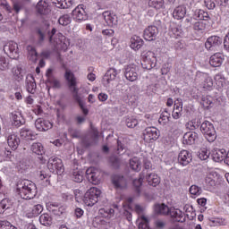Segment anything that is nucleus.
Segmentation results:
<instances>
[{
	"mask_svg": "<svg viewBox=\"0 0 229 229\" xmlns=\"http://www.w3.org/2000/svg\"><path fill=\"white\" fill-rule=\"evenodd\" d=\"M46 35H48L49 42L55 51H67V48L71 46L69 39L64 34L60 32L56 34V29H52L49 31L47 27L38 30V44L44 42Z\"/></svg>",
	"mask_w": 229,
	"mask_h": 229,
	"instance_id": "nucleus-1",
	"label": "nucleus"
},
{
	"mask_svg": "<svg viewBox=\"0 0 229 229\" xmlns=\"http://www.w3.org/2000/svg\"><path fill=\"white\" fill-rule=\"evenodd\" d=\"M16 192L22 199H33L37 196V186L31 181H22L17 184Z\"/></svg>",
	"mask_w": 229,
	"mask_h": 229,
	"instance_id": "nucleus-2",
	"label": "nucleus"
},
{
	"mask_svg": "<svg viewBox=\"0 0 229 229\" xmlns=\"http://www.w3.org/2000/svg\"><path fill=\"white\" fill-rule=\"evenodd\" d=\"M100 196L101 190H99L98 187H91L84 194L82 201L86 207H94V205L99 201Z\"/></svg>",
	"mask_w": 229,
	"mask_h": 229,
	"instance_id": "nucleus-3",
	"label": "nucleus"
},
{
	"mask_svg": "<svg viewBox=\"0 0 229 229\" xmlns=\"http://www.w3.org/2000/svg\"><path fill=\"white\" fill-rule=\"evenodd\" d=\"M200 131L209 142H214L217 137L216 135V129L214 128V124L208 121H205L201 123Z\"/></svg>",
	"mask_w": 229,
	"mask_h": 229,
	"instance_id": "nucleus-4",
	"label": "nucleus"
},
{
	"mask_svg": "<svg viewBox=\"0 0 229 229\" xmlns=\"http://www.w3.org/2000/svg\"><path fill=\"white\" fill-rule=\"evenodd\" d=\"M47 168L49 169L50 173H56L57 174H62V173L64 171L62 159L55 157H52L48 159Z\"/></svg>",
	"mask_w": 229,
	"mask_h": 229,
	"instance_id": "nucleus-5",
	"label": "nucleus"
},
{
	"mask_svg": "<svg viewBox=\"0 0 229 229\" xmlns=\"http://www.w3.org/2000/svg\"><path fill=\"white\" fill-rule=\"evenodd\" d=\"M197 80H201V87L205 90H212L214 89V80H212V77L208 73L198 72Z\"/></svg>",
	"mask_w": 229,
	"mask_h": 229,
	"instance_id": "nucleus-6",
	"label": "nucleus"
},
{
	"mask_svg": "<svg viewBox=\"0 0 229 229\" xmlns=\"http://www.w3.org/2000/svg\"><path fill=\"white\" fill-rule=\"evenodd\" d=\"M124 76L128 81H137L139 79V66L135 64L125 66Z\"/></svg>",
	"mask_w": 229,
	"mask_h": 229,
	"instance_id": "nucleus-7",
	"label": "nucleus"
},
{
	"mask_svg": "<svg viewBox=\"0 0 229 229\" xmlns=\"http://www.w3.org/2000/svg\"><path fill=\"white\" fill-rule=\"evenodd\" d=\"M221 44H223V38L218 36H211L207 39L205 47L208 51H217V48Z\"/></svg>",
	"mask_w": 229,
	"mask_h": 229,
	"instance_id": "nucleus-8",
	"label": "nucleus"
},
{
	"mask_svg": "<svg viewBox=\"0 0 229 229\" xmlns=\"http://www.w3.org/2000/svg\"><path fill=\"white\" fill-rule=\"evenodd\" d=\"M160 137L158 129L155 127L146 128L143 131V139L145 142H150L151 140H157Z\"/></svg>",
	"mask_w": 229,
	"mask_h": 229,
	"instance_id": "nucleus-9",
	"label": "nucleus"
},
{
	"mask_svg": "<svg viewBox=\"0 0 229 229\" xmlns=\"http://www.w3.org/2000/svg\"><path fill=\"white\" fill-rule=\"evenodd\" d=\"M5 137L9 148L15 151V149L19 148V144H21V139L19 138V136L13 132H6Z\"/></svg>",
	"mask_w": 229,
	"mask_h": 229,
	"instance_id": "nucleus-10",
	"label": "nucleus"
},
{
	"mask_svg": "<svg viewBox=\"0 0 229 229\" xmlns=\"http://www.w3.org/2000/svg\"><path fill=\"white\" fill-rule=\"evenodd\" d=\"M112 183L117 191H123V189H126L128 185V182L126 178L121 175H114L112 178Z\"/></svg>",
	"mask_w": 229,
	"mask_h": 229,
	"instance_id": "nucleus-11",
	"label": "nucleus"
},
{
	"mask_svg": "<svg viewBox=\"0 0 229 229\" xmlns=\"http://www.w3.org/2000/svg\"><path fill=\"white\" fill-rule=\"evenodd\" d=\"M72 17L78 22H81V21H87V13L83 8V5H78L72 13Z\"/></svg>",
	"mask_w": 229,
	"mask_h": 229,
	"instance_id": "nucleus-12",
	"label": "nucleus"
},
{
	"mask_svg": "<svg viewBox=\"0 0 229 229\" xmlns=\"http://www.w3.org/2000/svg\"><path fill=\"white\" fill-rule=\"evenodd\" d=\"M86 176L89 182L95 185L99 183V170L98 168L89 167L86 170Z\"/></svg>",
	"mask_w": 229,
	"mask_h": 229,
	"instance_id": "nucleus-13",
	"label": "nucleus"
},
{
	"mask_svg": "<svg viewBox=\"0 0 229 229\" xmlns=\"http://www.w3.org/2000/svg\"><path fill=\"white\" fill-rule=\"evenodd\" d=\"M36 130L38 131H47L53 128V123L47 120L38 118L35 122Z\"/></svg>",
	"mask_w": 229,
	"mask_h": 229,
	"instance_id": "nucleus-14",
	"label": "nucleus"
},
{
	"mask_svg": "<svg viewBox=\"0 0 229 229\" xmlns=\"http://www.w3.org/2000/svg\"><path fill=\"white\" fill-rule=\"evenodd\" d=\"M158 35V28L157 26H148L143 32L145 40H155Z\"/></svg>",
	"mask_w": 229,
	"mask_h": 229,
	"instance_id": "nucleus-15",
	"label": "nucleus"
},
{
	"mask_svg": "<svg viewBox=\"0 0 229 229\" xmlns=\"http://www.w3.org/2000/svg\"><path fill=\"white\" fill-rule=\"evenodd\" d=\"M178 162L181 165H189L192 162V154L188 150H182L178 155Z\"/></svg>",
	"mask_w": 229,
	"mask_h": 229,
	"instance_id": "nucleus-16",
	"label": "nucleus"
},
{
	"mask_svg": "<svg viewBox=\"0 0 229 229\" xmlns=\"http://www.w3.org/2000/svg\"><path fill=\"white\" fill-rule=\"evenodd\" d=\"M198 139L199 135L197 132L189 131L183 135L182 142L188 146H192V144H196V142H198Z\"/></svg>",
	"mask_w": 229,
	"mask_h": 229,
	"instance_id": "nucleus-17",
	"label": "nucleus"
},
{
	"mask_svg": "<svg viewBox=\"0 0 229 229\" xmlns=\"http://www.w3.org/2000/svg\"><path fill=\"white\" fill-rule=\"evenodd\" d=\"M104 20L106 21L107 26H117V15L115 13L106 11L103 13Z\"/></svg>",
	"mask_w": 229,
	"mask_h": 229,
	"instance_id": "nucleus-18",
	"label": "nucleus"
},
{
	"mask_svg": "<svg viewBox=\"0 0 229 229\" xmlns=\"http://www.w3.org/2000/svg\"><path fill=\"white\" fill-rule=\"evenodd\" d=\"M225 60V55L221 53H216L210 56L209 64L212 67H221Z\"/></svg>",
	"mask_w": 229,
	"mask_h": 229,
	"instance_id": "nucleus-19",
	"label": "nucleus"
},
{
	"mask_svg": "<svg viewBox=\"0 0 229 229\" xmlns=\"http://www.w3.org/2000/svg\"><path fill=\"white\" fill-rule=\"evenodd\" d=\"M71 91L73 93V99H75V101L79 103L81 110H82V114L84 115H89V109L83 106V101H81V97H80V94H78V92L80 91V89L73 88L71 89Z\"/></svg>",
	"mask_w": 229,
	"mask_h": 229,
	"instance_id": "nucleus-20",
	"label": "nucleus"
},
{
	"mask_svg": "<svg viewBox=\"0 0 229 229\" xmlns=\"http://www.w3.org/2000/svg\"><path fill=\"white\" fill-rule=\"evenodd\" d=\"M225 157H226V150L214 148L211 151V157L214 162H223L225 160Z\"/></svg>",
	"mask_w": 229,
	"mask_h": 229,
	"instance_id": "nucleus-21",
	"label": "nucleus"
},
{
	"mask_svg": "<svg viewBox=\"0 0 229 229\" xmlns=\"http://www.w3.org/2000/svg\"><path fill=\"white\" fill-rule=\"evenodd\" d=\"M187 15V7L185 5H179L174 9L173 17L177 21L183 19Z\"/></svg>",
	"mask_w": 229,
	"mask_h": 229,
	"instance_id": "nucleus-22",
	"label": "nucleus"
},
{
	"mask_svg": "<svg viewBox=\"0 0 229 229\" xmlns=\"http://www.w3.org/2000/svg\"><path fill=\"white\" fill-rule=\"evenodd\" d=\"M36 10L38 13H40V15H47V13L51 12V9H49V4H47L46 0H40L37 4Z\"/></svg>",
	"mask_w": 229,
	"mask_h": 229,
	"instance_id": "nucleus-23",
	"label": "nucleus"
},
{
	"mask_svg": "<svg viewBox=\"0 0 229 229\" xmlns=\"http://www.w3.org/2000/svg\"><path fill=\"white\" fill-rule=\"evenodd\" d=\"M64 78L66 81H68L70 90L77 88L76 85H78V81H76V77L74 76V73H72L71 70H66Z\"/></svg>",
	"mask_w": 229,
	"mask_h": 229,
	"instance_id": "nucleus-24",
	"label": "nucleus"
},
{
	"mask_svg": "<svg viewBox=\"0 0 229 229\" xmlns=\"http://www.w3.org/2000/svg\"><path fill=\"white\" fill-rule=\"evenodd\" d=\"M117 76V70L115 68H110L103 78L104 85H109L111 81H114Z\"/></svg>",
	"mask_w": 229,
	"mask_h": 229,
	"instance_id": "nucleus-25",
	"label": "nucleus"
},
{
	"mask_svg": "<svg viewBox=\"0 0 229 229\" xmlns=\"http://www.w3.org/2000/svg\"><path fill=\"white\" fill-rule=\"evenodd\" d=\"M214 80L218 89H226V87H228V81H226V78H225V75L221 73H217L215 75Z\"/></svg>",
	"mask_w": 229,
	"mask_h": 229,
	"instance_id": "nucleus-26",
	"label": "nucleus"
},
{
	"mask_svg": "<svg viewBox=\"0 0 229 229\" xmlns=\"http://www.w3.org/2000/svg\"><path fill=\"white\" fill-rule=\"evenodd\" d=\"M44 210V207L40 204L34 205L27 210V216L28 217H35L38 216Z\"/></svg>",
	"mask_w": 229,
	"mask_h": 229,
	"instance_id": "nucleus-27",
	"label": "nucleus"
},
{
	"mask_svg": "<svg viewBox=\"0 0 229 229\" xmlns=\"http://www.w3.org/2000/svg\"><path fill=\"white\" fill-rule=\"evenodd\" d=\"M143 44H144V41L142 40V38H140V37L133 36L132 38H131L130 47L134 51H139V49L142 47Z\"/></svg>",
	"mask_w": 229,
	"mask_h": 229,
	"instance_id": "nucleus-28",
	"label": "nucleus"
},
{
	"mask_svg": "<svg viewBox=\"0 0 229 229\" xmlns=\"http://www.w3.org/2000/svg\"><path fill=\"white\" fill-rule=\"evenodd\" d=\"M20 135L24 140H35V132L26 127L21 129Z\"/></svg>",
	"mask_w": 229,
	"mask_h": 229,
	"instance_id": "nucleus-29",
	"label": "nucleus"
},
{
	"mask_svg": "<svg viewBox=\"0 0 229 229\" xmlns=\"http://www.w3.org/2000/svg\"><path fill=\"white\" fill-rule=\"evenodd\" d=\"M30 151L34 153L35 155L42 156L46 153L44 150V146H42V143L40 142H34L30 146Z\"/></svg>",
	"mask_w": 229,
	"mask_h": 229,
	"instance_id": "nucleus-30",
	"label": "nucleus"
},
{
	"mask_svg": "<svg viewBox=\"0 0 229 229\" xmlns=\"http://www.w3.org/2000/svg\"><path fill=\"white\" fill-rule=\"evenodd\" d=\"M141 60H147L148 62H151V64L157 65V56L152 51L143 52L141 54Z\"/></svg>",
	"mask_w": 229,
	"mask_h": 229,
	"instance_id": "nucleus-31",
	"label": "nucleus"
},
{
	"mask_svg": "<svg viewBox=\"0 0 229 229\" xmlns=\"http://www.w3.org/2000/svg\"><path fill=\"white\" fill-rule=\"evenodd\" d=\"M27 90L28 92H33L37 89V83L35 82V78L33 75L29 74L26 78Z\"/></svg>",
	"mask_w": 229,
	"mask_h": 229,
	"instance_id": "nucleus-32",
	"label": "nucleus"
},
{
	"mask_svg": "<svg viewBox=\"0 0 229 229\" xmlns=\"http://www.w3.org/2000/svg\"><path fill=\"white\" fill-rule=\"evenodd\" d=\"M156 214H160L161 216H167L169 214L170 208L165 204H157L154 208Z\"/></svg>",
	"mask_w": 229,
	"mask_h": 229,
	"instance_id": "nucleus-33",
	"label": "nucleus"
},
{
	"mask_svg": "<svg viewBox=\"0 0 229 229\" xmlns=\"http://www.w3.org/2000/svg\"><path fill=\"white\" fill-rule=\"evenodd\" d=\"M147 182L148 185L152 187H157L160 183V178L157 174H148L147 176Z\"/></svg>",
	"mask_w": 229,
	"mask_h": 229,
	"instance_id": "nucleus-34",
	"label": "nucleus"
},
{
	"mask_svg": "<svg viewBox=\"0 0 229 229\" xmlns=\"http://www.w3.org/2000/svg\"><path fill=\"white\" fill-rule=\"evenodd\" d=\"M144 182V174H140L139 179H134L132 182L133 187H135L136 194L140 196V187Z\"/></svg>",
	"mask_w": 229,
	"mask_h": 229,
	"instance_id": "nucleus-35",
	"label": "nucleus"
},
{
	"mask_svg": "<svg viewBox=\"0 0 229 229\" xmlns=\"http://www.w3.org/2000/svg\"><path fill=\"white\" fill-rule=\"evenodd\" d=\"M168 214L171 216V217H174L176 221H180V219L183 217V212H182V210L179 208H170Z\"/></svg>",
	"mask_w": 229,
	"mask_h": 229,
	"instance_id": "nucleus-36",
	"label": "nucleus"
},
{
	"mask_svg": "<svg viewBox=\"0 0 229 229\" xmlns=\"http://www.w3.org/2000/svg\"><path fill=\"white\" fill-rule=\"evenodd\" d=\"M130 167L131 169H132V171H136L137 173L140 171V169L142 168V165L140 164L139 157H133L130 160Z\"/></svg>",
	"mask_w": 229,
	"mask_h": 229,
	"instance_id": "nucleus-37",
	"label": "nucleus"
},
{
	"mask_svg": "<svg viewBox=\"0 0 229 229\" xmlns=\"http://www.w3.org/2000/svg\"><path fill=\"white\" fill-rule=\"evenodd\" d=\"M28 51V58L30 60V62H37V59L38 58V54H37V50H35V47L32 46L27 47Z\"/></svg>",
	"mask_w": 229,
	"mask_h": 229,
	"instance_id": "nucleus-38",
	"label": "nucleus"
},
{
	"mask_svg": "<svg viewBox=\"0 0 229 229\" xmlns=\"http://www.w3.org/2000/svg\"><path fill=\"white\" fill-rule=\"evenodd\" d=\"M170 119H171V114H169V112H167V109H165L164 112H162V114L158 119V123H159V124L165 126V124H167V123H169Z\"/></svg>",
	"mask_w": 229,
	"mask_h": 229,
	"instance_id": "nucleus-39",
	"label": "nucleus"
},
{
	"mask_svg": "<svg viewBox=\"0 0 229 229\" xmlns=\"http://www.w3.org/2000/svg\"><path fill=\"white\" fill-rule=\"evenodd\" d=\"M13 74L14 76V80L17 81H21V80H24V74L22 73V68L21 66L13 68Z\"/></svg>",
	"mask_w": 229,
	"mask_h": 229,
	"instance_id": "nucleus-40",
	"label": "nucleus"
},
{
	"mask_svg": "<svg viewBox=\"0 0 229 229\" xmlns=\"http://www.w3.org/2000/svg\"><path fill=\"white\" fill-rule=\"evenodd\" d=\"M110 162H111V165H113V167L114 169H119V167H121V165H123V164H126V161H124V160H123V158L117 157H111Z\"/></svg>",
	"mask_w": 229,
	"mask_h": 229,
	"instance_id": "nucleus-41",
	"label": "nucleus"
},
{
	"mask_svg": "<svg viewBox=\"0 0 229 229\" xmlns=\"http://www.w3.org/2000/svg\"><path fill=\"white\" fill-rule=\"evenodd\" d=\"M19 47L17 43L11 41L4 47V51H9L11 55H17Z\"/></svg>",
	"mask_w": 229,
	"mask_h": 229,
	"instance_id": "nucleus-42",
	"label": "nucleus"
},
{
	"mask_svg": "<svg viewBox=\"0 0 229 229\" xmlns=\"http://www.w3.org/2000/svg\"><path fill=\"white\" fill-rule=\"evenodd\" d=\"M48 209L55 216H60L61 214H64V208L60 207V205L55 203L48 205Z\"/></svg>",
	"mask_w": 229,
	"mask_h": 229,
	"instance_id": "nucleus-43",
	"label": "nucleus"
},
{
	"mask_svg": "<svg viewBox=\"0 0 229 229\" xmlns=\"http://www.w3.org/2000/svg\"><path fill=\"white\" fill-rule=\"evenodd\" d=\"M12 123L13 126H21L22 124V116L19 113L12 114Z\"/></svg>",
	"mask_w": 229,
	"mask_h": 229,
	"instance_id": "nucleus-44",
	"label": "nucleus"
},
{
	"mask_svg": "<svg viewBox=\"0 0 229 229\" xmlns=\"http://www.w3.org/2000/svg\"><path fill=\"white\" fill-rule=\"evenodd\" d=\"M52 220H53V218H51V216H49V214H47V213L42 214L39 216V223L41 225H43L44 226H47V225H51Z\"/></svg>",
	"mask_w": 229,
	"mask_h": 229,
	"instance_id": "nucleus-45",
	"label": "nucleus"
},
{
	"mask_svg": "<svg viewBox=\"0 0 229 229\" xmlns=\"http://www.w3.org/2000/svg\"><path fill=\"white\" fill-rule=\"evenodd\" d=\"M148 4L156 10H162L164 8V0H149Z\"/></svg>",
	"mask_w": 229,
	"mask_h": 229,
	"instance_id": "nucleus-46",
	"label": "nucleus"
},
{
	"mask_svg": "<svg viewBox=\"0 0 229 229\" xmlns=\"http://www.w3.org/2000/svg\"><path fill=\"white\" fill-rule=\"evenodd\" d=\"M72 19L71 15L64 14L58 19V22L61 26H69V23L72 22Z\"/></svg>",
	"mask_w": 229,
	"mask_h": 229,
	"instance_id": "nucleus-47",
	"label": "nucleus"
},
{
	"mask_svg": "<svg viewBox=\"0 0 229 229\" xmlns=\"http://www.w3.org/2000/svg\"><path fill=\"white\" fill-rule=\"evenodd\" d=\"M73 182L77 183H81L83 182V172L80 170H74L72 174Z\"/></svg>",
	"mask_w": 229,
	"mask_h": 229,
	"instance_id": "nucleus-48",
	"label": "nucleus"
},
{
	"mask_svg": "<svg viewBox=\"0 0 229 229\" xmlns=\"http://www.w3.org/2000/svg\"><path fill=\"white\" fill-rule=\"evenodd\" d=\"M125 123L128 128H135L139 124V120L133 116H129L127 117Z\"/></svg>",
	"mask_w": 229,
	"mask_h": 229,
	"instance_id": "nucleus-49",
	"label": "nucleus"
},
{
	"mask_svg": "<svg viewBox=\"0 0 229 229\" xmlns=\"http://www.w3.org/2000/svg\"><path fill=\"white\" fill-rule=\"evenodd\" d=\"M210 150L207 149V148H201L199 151V158L200 160H208V158L210 157Z\"/></svg>",
	"mask_w": 229,
	"mask_h": 229,
	"instance_id": "nucleus-50",
	"label": "nucleus"
},
{
	"mask_svg": "<svg viewBox=\"0 0 229 229\" xmlns=\"http://www.w3.org/2000/svg\"><path fill=\"white\" fill-rule=\"evenodd\" d=\"M205 28H207V23L203 22V21H196L193 24V30L195 31H204Z\"/></svg>",
	"mask_w": 229,
	"mask_h": 229,
	"instance_id": "nucleus-51",
	"label": "nucleus"
},
{
	"mask_svg": "<svg viewBox=\"0 0 229 229\" xmlns=\"http://www.w3.org/2000/svg\"><path fill=\"white\" fill-rule=\"evenodd\" d=\"M201 192H203V190L198 185H191L190 188V194H192V196H199Z\"/></svg>",
	"mask_w": 229,
	"mask_h": 229,
	"instance_id": "nucleus-52",
	"label": "nucleus"
},
{
	"mask_svg": "<svg viewBox=\"0 0 229 229\" xmlns=\"http://www.w3.org/2000/svg\"><path fill=\"white\" fill-rule=\"evenodd\" d=\"M214 187H216V181L211 177L206 178V188L208 191H214Z\"/></svg>",
	"mask_w": 229,
	"mask_h": 229,
	"instance_id": "nucleus-53",
	"label": "nucleus"
},
{
	"mask_svg": "<svg viewBox=\"0 0 229 229\" xmlns=\"http://www.w3.org/2000/svg\"><path fill=\"white\" fill-rule=\"evenodd\" d=\"M197 17L199 18V21H208V19H210V16H208V13L203 10L198 11Z\"/></svg>",
	"mask_w": 229,
	"mask_h": 229,
	"instance_id": "nucleus-54",
	"label": "nucleus"
},
{
	"mask_svg": "<svg viewBox=\"0 0 229 229\" xmlns=\"http://www.w3.org/2000/svg\"><path fill=\"white\" fill-rule=\"evenodd\" d=\"M139 229H149V219L146 216H141V222L139 225Z\"/></svg>",
	"mask_w": 229,
	"mask_h": 229,
	"instance_id": "nucleus-55",
	"label": "nucleus"
},
{
	"mask_svg": "<svg viewBox=\"0 0 229 229\" xmlns=\"http://www.w3.org/2000/svg\"><path fill=\"white\" fill-rule=\"evenodd\" d=\"M0 229H17L13 225L8 221H0Z\"/></svg>",
	"mask_w": 229,
	"mask_h": 229,
	"instance_id": "nucleus-56",
	"label": "nucleus"
},
{
	"mask_svg": "<svg viewBox=\"0 0 229 229\" xmlns=\"http://www.w3.org/2000/svg\"><path fill=\"white\" fill-rule=\"evenodd\" d=\"M186 128H188V130L194 131L197 130V128H199V123L196 122V120H191L187 123Z\"/></svg>",
	"mask_w": 229,
	"mask_h": 229,
	"instance_id": "nucleus-57",
	"label": "nucleus"
},
{
	"mask_svg": "<svg viewBox=\"0 0 229 229\" xmlns=\"http://www.w3.org/2000/svg\"><path fill=\"white\" fill-rule=\"evenodd\" d=\"M141 67H143V69H146L147 71H151V69H153V67H156V65L151 64V62L147 61L146 59H141Z\"/></svg>",
	"mask_w": 229,
	"mask_h": 229,
	"instance_id": "nucleus-58",
	"label": "nucleus"
},
{
	"mask_svg": "<svg viewBox=\"0 0 229 229\" xmlns=\"http://www.w3.org/2000/svg\"><path fill=\"white\" fill-rule=\"evenodd\" d=\"M174 110H179L181 112H183V102L182 101L181 98H177L175 101H174Z\"/></svg>",
	"mask_w": 229,
	"mask_h": 229,
	"instance_id": "nucleus-59",
	"label": "nucleus"
},
{
	"mask_svg": "<svg viewBox=\"0 0 229 229\" xmlns=\"http://www.w3.org/2000/svg\"><path fill=\"white\" fill-rule=\"evenodd\" d=\"M171 32L175 37H180V35H182V29L177 25H172L171 26Z\"/></svg>",
	"mask_w": 229,
	"mask_h": 229,
	"instance_id": "nucleus-60",
	"label": "nucleus"
},
{
	"mask_svg": "<svg viewBox=\"0 0 229 229\" xmlns=\"http://www.w3.org/2000/svg\"><path fill=\"white\" fill-rule=\"evenodd\" d=\"M54 4H56L57 8H67V0H54Z\"/></svg>",
	"mask_w": 229,
	"mask_h": 229,
	"instance_id": "nucleus-61",
	"label": "nucleus"
},
{
	"mask_svg": "<svg viewBox=\"0 0 229 229\" xmlns=\"http://www.w3.org/2000/svg\"><path fill=\"white\" fill-rule=\"evenodd\" d=\"M6 69H8V63L3 55H0V71H6Z\"/></svg>",
	"mask_w": 229,
	"mask_h": 229,
	"instance_id": "nucleus-62",
	"label": "nucleus"
},
{
	"mask_svg": "<svg viewBox=\"0 0 229 229\" xmlns=\"http://www.w3.org/2000/svg\"><path fill=\"white\" fill-rule=\"evenodd\" d=\"M201 105L205 108H208V106H210V105H212V100L210 99V97H204V98H202Z\"/></svg>",
	"mask_w": 229,
	"mask_h": 229,
	"instance_id": "nucleus-63",
	"label": "nucleus"
},
{
	"mask_svg": "<svg viewBox=\"0 0 229 229\" xmlns=\"http://www.w3.org/2000/svg\"><path fill=\"white\" fill-rule=\"evenodd\" d=\"M204 4L208 10H214V8H216V3L212 0H204Z\"/></svg>",
	"mask_w": 229,
	"mask_h": 229,
	"instance_id": "nucleus-64",
	"label": "nucleus"
}]
</instances>
